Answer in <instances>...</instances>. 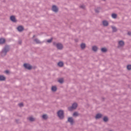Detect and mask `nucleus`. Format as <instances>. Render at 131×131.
Returning <instances> with one entry per match:
<instances>
[{"label":"nucleus","mask_w":131,"mask_h":131,"mask_svg":"<svg viewBox=\"0 0 131 131\" xmlns=\"http://www.w3.org/2000/svg\"><path fill=\"white\" fill-rule=\"evenodd\" d=\"M57 115L58 117L60 119H62L64 118V112L62 110H60L58 112Z\"/></svg>","instance_id":"1"},{"label":"nucleus","mask_w":131,"mask_h":131,"mask_svg":"<svg viewBox=\"0 0 131 131\" xmlns=\"http://www.w3.org/2000/svg\"><path fill=\"white\" fill-rule=\"evenodd\" d=\"M77 107V103H74L72 104V106L71 107H70L68 108V110L69 111H72V110H74V109H76Z\"/></svg>","instance_id":"2"},{"label":"nucleus","mask_w":131,"mask_h":131,"mask_svg":"<svg viewBox=\"0 0 131 131\" xmlns=\"http://www.w3.org/2000/svg\"><path fill=\"white\" fill-rule=\"evenodd\" d=\"M24 66L25 68H26V69H28L29 70H30V69H32V67H31V66L27 63H25L24 64Z\"/></svg>","instance_id":"3"},{"label":"nucleus","mask_w":131,"mask_h":131,"mask_svg":"<svg viewBox=\"0 0 131 131\" xmlns=\"http://www.w3.org/2000/svg\"><path fill=\"white\" fill-rule=\"evenodd\" d=\"M56 47L58 50H62L63 49V45L60 43L56 44Z\"/></svg>","instance_id":"4"},{"label":"nucleus","mask_w":131,"mask_h":131,"mask_svg":"<svg viewBox=\"0 0 131 131\" xmlns=\"http://www.w3.org/2000/svg\"><path fill=\"white\" fill-rule=\"evenodd\" d=\"M9 51V47L6 46L4 50L2 51V55L3 54H6L7 52Z\"/></svg>","instance_id":"5"},{"label":"nucleus","mask_w":131,"mask_h":131,"mask_svg":"<svg viewBox=\"0 0 131 131\" xmlns=\"http://www.w3.org/2000/svg\"><path fill=\"white\" fill-rule=\"evenodd\" d=\"M58 7H56V6H53L52 7V11H53V12H55V13H57V12H58Z\"/></svg>","instance_id":"6"},{"label":"nucleus","mask_w":131,"mask_h":131,"mask_svg":"<svg viewBox=\"0 0 131 131\" xmlns=\"http://www.w3.org/2000/svg\"><path fill=\"white\" fill-rule=\"evenodd\" d=\"M68 120L69 122L71 123V124H73V123H74V121L73 120V118H72V117H69Z\"/></svg>","instance_id":"7"},{"label":"nucleus","mask_w":131,"mask_h":131,"mask_svg":"<svg viewBox=\"0 0 131 131\" xmlns=\"http://www.w3.org/2000/svg\"><path fill=\"white\" fill-rule=\"evenodd\" d=\"M123 46H124V42H123V41H119L118 45L119 48H120V47H123Z\"/></svg>","instance_id":"8"},{"label":"nucleus","mask_w":131,"mask_h":131,"mask_svg":"<svg viewBox=\"0 0 131 131\" xmlns=\"http://www.w3.org/2000/svg\"><path fill=\"white\" fill-rule=\"evenodd\" d=\"M10 20L12 21V22H16V18L14 16H11L10 17Z\"/></svg>","instance_id":"9"},{"label":"nucleus","mask_w":131,"mask_h":131,"mask_svg":"<svg viewBox=\"0 0 131 131\" xmlns=\"http://www.w3.org/2000/svg\"><path fill=\"white\" fill-rule=\"evenodd\" d=\"M24 29V28L22 26H19L17 27V30L18 31H23Z\"/></svg>","instance_id":"10"},{"label":"nucleus","mask_w":131,"mask_h":131,"mask_svg":"<svg viewBox=\"0 0 131 131\" xmlns=\"http://www.w3.org/2000/svg\"><path fill=\"white\" fill-rule=\"evenodd\" d=\"M102 24H103V26H108V21H107L106 20H103L102 21Z\"/></svg>","instance_id":"11"},{"label":"nucleus","mask_w":131,"mask_h":131,"mask_svg":"<svg viewBox=\"0 0 131 131\" xmlns=\"http://www.w3.org/2000/svg\"><path fill=\"white\" fill-rule=\"evenodd\" d=\"M6 40L4 38L0 39V45H3V43H5Z\"/></svg>","instance_id":"12"},{"label":"nucleus","mask_w":131,"mask_h":131,"mask_svg":"<svg viewBox=\"0 0 131 131\" xmlns=\"http://www.w3.org/2000/svg\"><path fill=\"white\" fill-rule=\"evenodd\" d=\"M102 117V115L101 114H98L96 115L95 118L98 119V118H101Z\"/></svg>","instance_id":"13"},{"label":"nucleus","mask_w":131,"mask_h":131,"mask_svg":"<svg viewBox=\"0 0 131 131\" xmlns=\"http://www.w3.org/2000/svg\"><path fill=\"white\" fill-rule=\"evenodd\" d=\"M92 50L94 52H96V51H97V50H98V47H97V46H93L92 47Z\"/></svg>","instance_id":"14"},{"label":"nucleus","mask_w":131,"mask_h":131,"mask_svg":"<svg viewBox=\"0 0 131 131\" xmlns=\"http://www.w3.org/2000/svg\"><path fill=\"white\" fill-rule=\"evenodd\" d=\"M63 65H64V63H63V62H62V61L59 62L58 63V66L59 67H62L63 66Z\"/></svg>","instance_id":"15"},{"label":"nucleus","mask_w":131,"mask_h":131,"mask_svg":"<svg viewBox=\"0 0 131 131\" xmlns=\"http://www.w3.org/2000/svg\"><path fill=\"white\" fill-rule=\"evenodd\" d=\"M28 119L30 121H34L35 120V119L32 117H30Z\"/></svg>","instance_id":"16"},{"label":"nucleus","mask_w":131,"mask_h":131,"mask_svg":"<svg viewBox=\"0 0 131 131\" xmlns=\"http://www.w3.org/2000/svg\"><path fill=\"white\" fill-rule=\"evenodd\" d=\"M52 91L53 92H56L57 91V87L53 86L52 87Z\"/></svg>","instance_id":"17"},{"label":"nucleus","mask_w":131,"mask_h":131,"mask_svg":"<svg viewBox=\"0 0 131 131\" xmlns=\"http://www.w3.org/2000/svg\"><path fill=\"white\" fill-rule=\"evenodd\" d=\"M112 18H113L114 19H116V18L117 17V14H115V13H113V14L112 15Z\"/></svg>","instance_id":"18"},{"label":"nucleus","mask_w":131,"mask_h":131,"mask_svg":"<svg viewBox=\"0 0 131 131\" xmlns=\"http://www.w3.org/2000/svg\"><path fill=\"white\" fill-rule=\"evenodd\" d=\"M6 79V77L4 76H0V80H5Z\"/></svg>","instance_id":"19"},{"label":"nucleus","mask_w":131,"mask_h":131,"mask_svg":"<svg viewBox=\"0 0 131 131\" xmlns=\"http://www.w3.org/2000/svg\"><path fill=\"white\" fill-rule=\"evenodd\" d=\"M63 81H64V80L62 78L59 79L58 80V82H59V83H63Z\"/></svg>","instance_id":"20"},{"label":"nucleus","mask_w":131,"mask_h":131,"mask_svg":"<svg viewBox=\"0 0 131 131\" xmlns=\"http://www.w3.org/2000/svg\"><path fill=\"white\" fill-rule=\"evenodd\" d=\"M34 41L36 42V43H40V41H39V40L38 39H35Z\"/></svg>","instance_id":"21"},{"label":"nucleus","mask_w":131,"mask_h":131,"mask_svg":"<svg viewBox=\"0 0 131 131\" xmlns=\"http://www.w3.org/2000/svg\"><path fill=\"white\" fill-rule=\"evenodd\" d=\"M81 49H84V48H85V44L83 43L81 44Z\"/></svg>","instance_id":"22"},{"label":"nucleus","mask_w":131,"mask_h":131,"mask_svg":"<svg viewBox=\"0 0 131 131\" xmlns=\"http://www.w3.org/2000/svg\"><path fill=\"white\" fill-rule=\"evenodd\" d=\"M42 117L43 119H47L48 118V116H47V115H43Z\"/></svg>","instance_id":"23"},{"label":"nucleus","mask_w":131,"mask_h":131,"mask_svg":"<svg viewBox=\"0 0 131 131\" xmlns=\"http://www.w3.org/2000/svg\"><path fill=\"white\" fill-rule=\"evenodd\" d=\"M112 29H113V31L114 32H115L116 31H117V29H116V28H115V27H112Z\"/></svg>","instance_id":"24"},{"label":"nucleus","mask_w":131,"mask_h":131,"mask_svg":"<svg viewBox=\"0 0 131 131\" xmlns=\"http://www.w3.org/2000/svg\"><path fill=\"white\" fill-rule=\"evenodd\" d=\"M101 51L103 52H107V49L105 48H102Z\"/></svg>","instance_id":"25"},{"label":"nucleus","mask_w":131,"mask_h":131,"mask_svg":"<svg viewBox=\"0 0 131 131\" xmlns=\"http://www.w3.org/2000/svg\"><path fill=\"white\" fill-rule=\"evenodd\" d=\"M103 121L105 122L108 121V118L107 117H104L103 118Z\"/></svg>","instance_id":"26"},{"label":"nucleus","mask_w":131,"mask_h":131,"mask_svg":"<svg viewBox=\"0 0 131 131\" xmlns=\"http://www.w3.org/2000/svg\"><path fill=\"white\" fill-rule=\"evenodd\" d=\"M127 69L128 70H131V65H128L127 66Z\"/></svg>","instance_id":"27"},{"label":"nucleus","mask_w":131,"mask_h":131,"mask_svg":"<svg viewBox=\"0 0 131 131\" xmlns=\"http://www.w3.org/2000/svg\"><path fill=\"white\" fill-rule=\"evenodd\" d=\"M73 115V116H78V113H77V112H75Z\"/></svg>","instance_id":"28"},{"label":"nucleus","mask_w":131,"mask_h":131,"mask_svg":"<svg viewBox=\"0 0 131 131\" xmlns=\"http://www.w3.org/2000/svg\"><path fill=\"white\" fill-rule=\"evenodd\" d=\"M52 40H53V39H52V38H51V39H48V40H47V42H49V43L52 42Z\"/></svg>","instance_id":"29"},{"label":"nucleus","mask_w":131,"mask_h":131,"mask_svg":"<svg viewBox=\"0 0 131 131\" xmlns=\"http://www.w3.org/2000/svg\"><path fill=\"white\" fill-rule=\"evenodd\" d=\"M18 106H19V107H23V103H19V104H18Z\"/></svg>","instance_id":"30"},{"label":"nucleus","mask_w":131,"mask_h":131,"mask_svg":"<svg viewBox=\"0 0 131 131\" xmlns=\"http://www.w3.org/2000/svg\"><path fill=\"white\" fill-rule=\"evenodd\" d=\"M80 8H82V9H84V6H81Z\"/></svg>","instance_id":"31"},{"label":"nucleus","mask_w":131,"mask_h":131,"mask_svg":"<svg viewBox=\"0 0 131 131\" xmlns=\"http://www.w3.org/2000/svg\"><path fill=\"white\" fill-rule=\"evenodd\" d=\"M128 35H131V32H128Z\"/></svg>","instance_id":"32"},{"label":"nucleus","mask_w":131,"mask_h":131,"mask_svg":"<svg viewBox=\"0 0 131 131\" xmlns=\"http://www.w3.org/2000/svg\"><path fill=\"white\" fill-rule=\"evenodd\" d=\"M5 73H7V74L9 73V71H6Z\"/></svg>","instance_id":"33"},{"label":"nucleus","mask_w":131,"mask_h":131,"mask_svg":"<svg viewBox=\"0 0 131 131\" xmlns=\"http://www.w3.org/2000/svg\"><path fill=\"white\" fill-rule=\"evenodd\" d=\"M53 45H54V46H56V42H54V43H53Z\"/></svg>","instance_id":"34"}]
</instances>
